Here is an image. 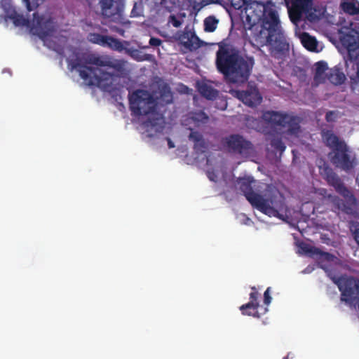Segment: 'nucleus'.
I'll return each mask as SVG.
<instances>
[{"label": "nucleus", "instance_id": "5701e85b", "mask_svg": "<svg viewBox=\"0 0 359 359\" xmlns=\"http://www.w3.org/2000/svg\"><path fill=\"white\" fill-rule=\"evenodd\" d=\"M302 43L307 50L313 51L317 47V41L315 37L308 33H303L301 38Z\"/></svg>", "mask_w": 359, "mask_h": 359}, {"label": "nucleus", "instance_id": "2f4dec72", "mask_svg": "<svg viewBox=\"0 0 359 359\" xmlns=\"http://www.w3.org/2000/svg\"><path fill=\"white\" fill-rule=\"evenodd\" d=\"M350 231L352 233L353 239L359 247V223L352 222L350 226Z\"/></svg>", "mask_w": 359, "mask_h": 359}, {"label": "nucleus", "instance_id": "7ed1b4c3", "mask_svg": "<svg viewBox=\"0 0 359 359\" xmlns=\"http://www.w3.org/2000/svg\"><path fill=\"white\" fill-rule=\"evenodd\" d=\"M255 182L252 177L248 176L238 178L236 185L254 208L269 217L283 219L284 215L281 212L286 209L283 196L278 191L264 196L257 194L252 188Z\"/></svg>", "mask_w": 359, "mask_h": 359}, {"label": "nucleus", "instance_id": "f704fd0d", "mask_svg": "<svg viewBox=\"0 0 359 359\" xmlns=\"http://www.w3.org/2000/svg\"><path fill=\"white\" fill-rule=\"evenodd\" d=\"M338 117V113L336 111H328L325 114V120L327 122H334Z\"/></svg>", "mask_w": 359, "mask_h": 359}, {"label": "nucleus", "instance_id": "a878e982", "mask_svg": "<svg viewBox=\"0 0 359 359\" xmlns=\"http://www.w3.org/2000/svg\"><path fill=\"white\" fill-rule=\"evenodd\" d=\"M108 36L102 35L98 33H90L88 36V39L90 42L95 44H98L101 46L104 47L105 43H107Z\"/></svg>", "mask_w": 359, "mask_h": 359}, {"label": "nucleus", "instance_id": "72a5a7b5", "mask_svg": "<svg viewBox=\"0 0 359 359\" xmlns=\"http://www.w3.org/2000/svg\"><path fill=\"white\" fill-rule=\"evenodd\" d=\"M326 79V73H325V74L323 73H320L319 74H318V72H315L313 76V83L316 86H318L320 83H324Z\"/></svg>", "mask_w": 359, "mask_h": 359}, {"label": "nucleus", "instance_id": "a18cd8bd", "mask_svg": "<svg viewBox=\"0 0 359 359\" xmlns=\"http://www.w3.org/2000/svg\"><path fill=\"white\" fill-rule=\"evenodd\" d=\"M201 119L203 121V120H208V116L204 113V112H201L198 114Z\"/></svg>", "mask_w": 359, "mask_h": 359}, {"label": "nucleus", "instance_id": "f257e3e1", "mask_svg": "<svg viewBox=\"0 0 359 359\" xmlns=\"http://www.w3.org/2000/svg\"><path fill=\"white\" fill-rule=\"evenodd\" d=\"M251 8L257 17V22L249 28L250 42L257 48L269 46L271 56L280 58L288 50L289 44L275 4L271 1L266 3L255 1Z\"/></svg>", "mask_w": 359, "mask_h": 359}, {"label": "nucleus", "instance_id": "c85d7f7f", "mask_svg": "<svg viewBox=\"0 0 359 359\" xmlns=\"http://www.w3.org/2000/svg\"><path fill=\"white\" fill-rule=\"evenodd\" d=\"M271 145L272 147H273L276 150L279 151L280 153H283L286 147L283 142L282 141L281 138L279 137H274L271 140Z\"/></svg>", "mask_w": 359, "mask_h": 359}, {"label": "nucleus", "instance_id": "9d476101", "mask_svg": "<svg viewBox=\"0 0 359 359\" xmlns=\"http://www.w3.org/2000/svg\"><path fill=\"white\" fill-rule=\"evenodd\" d=\"M337 285L341 291V300L351 302L359 296V280L353 277L340 278Z\"/></svg>", "mask_w": 359, "mask_h": 359}, {"label": "nucleus", "instance_id": "7c9ffc66", "mask_svg": "<svg viewBox=\"0 0 359 359\" xmlns=\"http://www.w3.org/2000/svg\"><path fill=\"white\" fill-rule=\"evenodd\" d=\"M45 0H23L29 11L36 9Z\"/></svg>", "mask_w": 359, "mask_h": 359}, {"label": "nucleus", "instance_id": "c03bdc74", "mask_svg": "<svg viewBox=\"0 0 359 359\" xmlns=\"http://www.w3.org/2000/svg\"><path fill=\"white\" fill-rule=\"evenodd\" d=\"M165 97H169V100H168V102H170L172 100V95H171V93L169 90H165V89H164V92H163V95Z\"/></svg>", "mask_w": 359, "mask_h": 359}, {"label": "nucleus", "instance_id": "9b49d317", "mask_svg": "<svg viewBox=\"0 0 359 359\" xmlns=\"http://www.w3.org/2000/svg\"><path fill=\"white\" fill-rule=\"evenodd\" d=\"M252 292L250 294V302L240 306L243 315L260 318L261 315L268 311L267 307H261L258 302L259 292L255 287H252Z\"/></svg>", "mask_w": 359, "mask_h": 359}, {"label": "nucleus", "instance_id": "dca6fc26", "mask_svg": "<svg viewBox=\"0 0 359 359\" xmlns=\"http://www.w3.org/2000/svg\"><path fill=\"white\" fill-rule=\"evenodd\" d=\"M102 15L108 18H118L121 16L123 11V4L115 2L114 0H100V1Z\"/></svg>", "mask_w": 359, "mask_h": 359}, {"label": "nucleus", "instance_id": "393cba45", "mask_svg": "<svg viewBox=\"0 0 359 359\" xmlns=\"http://www.w3.org/2000/svg\"><path fill=\"white\" fill-rule=\"evenodd\" d=\"M104 47H107L117 51H122L124 48L123 43L120 40L110 36H108Z\"/></svg>", "mask_w": 359, "mask_h": 359}, {"label": "nucleus", "instance_id": "f03ea898", "mask_svg": "<svg viewBox=\"0 0 359 359\" xmlns=\"http://www.w3.org/2000/svg\"><path fill=\"white\" fill-rule=\"evenodd\" d=\"M84 62L96 67H88L80 60L72 62V67L79 73L87 86H95L104 91H111L117 79L126 74V62L123 60L112 61L106 56L89 54L84 57Z\"/></svg>", "mask_w": 359, "mask_h": 359}, {"label": "nucleus", "instance_id": "f8f14e48", "mask_svg": "<svg viewBox=\"0 0 359 359\" xmlns=\"http://www.w3.org/2000/svg\"><path fill=\"white\" fill-rule=\"evenodd\" d=\"M235 94L238 100L250 107H255L262 101V96L254 83H248L245 90H236Z\"/></svg>", "mask_w": 359, "mask_h": 359}, {"label": "nucleus", "instance_id": "c756f323", "mask_svg": "<svg viewBox=\"0 0 359 359\" xmlns=\"http://www.w3.org/2000/svg\"><path fill=\"white\" fill-rule=\"evenodd\" d=\"M231 3L232 7H233L236 10H241L246 8V6H248L252 0H229Z\"/></svg>", "mask_w": 359, "mask_h": 359}, {"label": "nucleus", "instance_id": "a211bd4d", "mask_svg": "<svg viewBox=\"0 0 359 359\" xmlns=\"http://www.w3.org/2000/svg\"><path fill=\"white\" fill-rule=\"evenodd\" d=\"M311 0H291V6L288 9L290 20L297 24L302 19L303 13L306 10Z\"/></svg>", "mask_w": 359, "mask_h": 359}, {"label": "nucleus", "instance_id": "4c0bfd02", "mask_svg": "<svg viewBox=\"0 0 359 359\" xmlns=\"http://www.w3.org/2000/svg\"><path fill=\"white\" fill-rule=\"evenodd\" d=\"M271 287H269L264 293V302L266 306H269L271 302V297L270 295Z\"/></svg>", "mask_w": 359, "mask_h": 359}, {"label": "nucleus", "instance_id": "58836bf2", "mask_svg": "<svg viewBox=\"0 0 359 359\" xmlns=\"http://www.w3.org/2000/svg\"><path fill=\"white\" fill-rule=\"evenodd\" d=\"M149 43L151 46L158 47L161 45L162 40L158 38L151 37Z\"/></svg>", "mask_w": 359, "mask_h": 359}, {"label": "nucleus", "instance_id": "412c9836", "mask_svg": "<svg viewBox=\"0 0 359 359\" xmlns=\"http://www.w3.org/2000/svg\"><path fill=\"white\" fill-rule=\"evenodd\" d=\"M358 65L353 64V69L346 71L351 81V87L353 90L359 92V67Z\"/></svg>", "mask_w": 359, "mask_h": 359}, {"label": "nucleus", "instance_id": "0eeeda50", "mask_svg": "<svg viewBox=\"0 0 359 359\" xmlns=\"http://www.w3.org/2000/svg\"><path fill=\"white\" fill-rule=\"evenodd\" d=\"M130 109L135 116L154 114L156 109V100L149 91L138 89L129 96Z\"/></svg>", "mask_w": 359, "mask_h": 359}, {"label": "nucleus", "instance_id": "bb28decb", "mask_svg": "<svg viewBox=\"0 0 359 359\" xmlns=\"http://www.w3.org/2000/svg\"><path fill=\"white\" fill-rule=\"evenodd\" d=\"M9 18L11 19L15 26H29V20L23 17V15L18 14L16 12L11 14Z\"/></svg>", "mask_w": 359, "mask_h": 359}, {"label": "nucleus", "instance_id": "ea45409f", "mask_svg": "<svg viewBox=\"0 0 359 359\" xmlns=\"http://www.w3.org/2000/svg\"><path fill=\"white\" fill-rule=\"evenodd\" d=\"M316 251L318 254L323 255L325 257V259L328 261H331L334 258V255H332V254H330L329 252H323L320 251L318 249H316Z\"/></svg>", "mask_w": 359, "mask_h": 359}, {"label": "nucleus", "instance_id": "49530a36", "mask_svg": "<svg viewBox=\"0 0 359 359\" xmlns=\"http://www.w3.org/2000/svg\"><path fill=\"white\" fill-rule=\"evenodd\" d=\"M167 140H168V147L170 149L174 148L175 147V144H174L173 142L170 138H167Z\"/></svg>", "mask_w": 359, "mask_h": 359}, {"label": "nucleus", "instance_id": "c9c22d12", "mask_svg": "<svg viewBox=\"0 0 359 359\" xmlns=\"http://www.w3.org/2000/svg\"><path fill=\"white\" fill-rule=\"evenodd\" d=\"M203 138V135L197 131H191L189 135V140L194 142H200Z\"/></svg>", "mask_w": 359, "mask_h": 359}, {"label": "nucleus", "instance_id": "6ab92c4d", "mask_svg": "<svg viewBox=\"0 0 359 359\" xmlns=\"http://www.w3.org/2000/svg\"><path fill=\"white\" fill-rule=\"evenodd\" d=\"M327 79L335 86L342 84L346 79L345 74L341 71L339 68L335 67L330 69L326 73Z\"/></svg>", "mask_w": 359, "mask_h": 359}, {"label": "nucleus", "instance_id": "39448f33", "mask_svg": "<svg viewBox=\"0 0 359 359\" xmlns=\"http://www.w3.org/2000/svg\"><path fill=\"white\" fill-rule=\"evenodd\" d=\"M321 137L325 144L332 150L328 157L332 164L346 171L351 170L355 167V157L352 156L348 147L344 140L332 130H323Z\"/></svg>", "mask_w": 359, "mask_h": 359}, {"label": "nucleus", "instance_id": "f3484780", "mask_svg": "<svg viewBox=\"0 0 359 359\" xmlns=\"http://www.w3.org/2000/svg\"><path fill=\"white\" fill-rule=\"evenodd\" d=\"M160 18L161 21H165L166 26L168 27L180 28L183 25L187 14L184 12L168 11L162 14Z\"/></svg>", "mask_w": 359, "mask_h": 359}, {"label": "nucleus", "instance_id": "79ce46f5", "mask_svg": "<svg viewBox=\"0 0 359 359\" xmlns=\"http://www.w3.org/2000/svg\"><path fill=\"white\" fill-rule=\"evenodd\" d=\"M11 0H0V7L3 8H6L7 6H10Z\"/></svg>", "mask_w": 359, "mask_h": 359}, {"label": "nucleus", "instance_id": "a19ab883", "mask_svg": "<svg viewBox=\"0 0 359 359\" xmlns=\"http://www.w3.org/2000/svg\"><path fill=\"white\" fill-rule=\"evenodd\" d=\"M207 175H208V177L209 178V180L212 182H216L217 180V175L215 173V172L213 170L208 171Z\"/></svg>", "mask_w": 359, "mask_h": 359}, {"label": "nucleus", "instance_id": "20e7f679", "mask_svg": "<svg viewBox=\"0 0 359 359\" xmlns=\"http://www.w3.org/2000/svg\"><path fill=\"white\" fill-rule=\"evenodd\" d=\"M216 66L229 83H244L250 75L253 60H246L238 51L223 45L217 51Z\"/></svg>", "mask_w": 359, "mask_h": 359}, {"label": "nucleus", "instance_id": "cd10ccee", "mask_svg": "<svg viewBox=\"0 0 359 359\" xmlns=\"http://www.w3.org/2000/svg\"><path fill=\"white\" fill-rule=\"evenodd\" d=\"M218 20L214 16H209L204 20V30L208 32H212L217 28Z\"/></svg>", "mask_w": 359, "mask_h": 359}, {"label": "nucleus", "instance_id": "b1692460", "mask_svg": "<svg viewBox=\"0 0 359 359\" xmlns=\"http://www.w3.org/2000/svg\"><path fill=\"white\" fill-rule=\"evenodd\" d=\"M177 5V0H161L160 7L158 10V16H161L165 13V11H175Z\"/></svg>", "mask_w": 359, "mask_h": 359}, {"label": "nucleus", "instance_id": "4468645a", "mask_svg": "<svg viewBox=\"0 0 359 359\" xmlns=\"http://www.w3.org/2000/svg\"><path fill=\"white\" fill-rule=\"evenodd\" d=\"M177 39L185 48L192 50L200 47L201 41L193 29L186 26L183 31L177 32Z\"/></svg>", "mask_w": 359, "mask_h": 359}, {"label": "nucleus", "instance_id": "2eb2a0df", "mask_svg": "<svg viewBox=\"0 0 359 359\" xmlns=\"http://www.w3.org/2000/svg\"><path fill=\"white\" fill-rule=\"evenodd\" d=\"M357 64L359 67V34L350 35V47L348 48V56L346 60V71L353 69V65Z\"/></svg>", "mask_w": 359, "mask_h": 359}, {"label": "nucleus", "instance_id": "aec40b11", "mask_svg": "<svg viewBox=\"0 0 359 359\" xmlns=\"http://www.w3.org/2000/svg\"><path fill=\"white\" fill-rule=\"evenodd\" d=\"M198 91L208 100H213L218 95V90L205 83H198Z\"/></svg>", "mask_w": 359, "mask_h": 359}, {"label": "nucleus", "instance_id": "de8ad7c7", "mask_svg": "<svg viewBox=\"0 0 359 359\" xmlns=\"http://www.w3.org/2000/svg\"><path fill=\"white\" fill-rule=\"evenodd\" d=\"M114 30H115L116 32H118L121 36H123V34H124V30L123 29H119V28H116Z\"/></svg>", "mask_w": 359, "mask_h": 359}, {"label": "nucleus", "instance_id": "ddd939ff", "mask_svg": "<svg viewBox=\"0 0 359 359\" xmlns=\"http://www.w3.org/2000/svg\"><path fill=\"white\" fill-rule=\"evenodd\" d=\"M30 31L34 35H36L40 39H44L46 37L52 34L53 28L50 20H45L43 17L39 16L37 13H34Z\"/></svg>", "mask_w": 359, "mask_h": 359}, {"label": "nucleus", "instance_id": "09e8293b", "mask_svg": "<svg viewBox=\"0 0 359 359\" xmlns=\"http://www.w3.org/2000/svg\"><path fill=\"white\" fill-rule=\"evenodd\" d=\"M149 57V55H146L145 54L143 57H141L138 58V60L139 61H143V60H148Z\"/></svg>", "mask_w": 359, "mask_h": 359}, {"label": "nucleus", "instance_id": "3c124183", "mask_svg": "<svg viewBox=\"0 0 359 359\" xmlns=\"http://www.w3.org/2000/svg\"><path fill=\"white\" fill-rule=\"evenodd\" d=\"M356 182L359 186V175L358 176V177L356 178Z\"/></svg>", "mask_w": 359, "mask_h": 359}, {"label": "nucleus", "instance_id": "6e6552de", "mask_svg": "<svg viewBox=\"0 0 359 359\" xmlns=\"http://www.w3.org/2000/svg\"><path fill=\"white\" fill-rule=\"evenodd\" d=\"M262 118L275 126L288 127L287 132L290 135H297L299 132L300 126L297 122V118L286 113L267 111L263 114Z\"/></svg>", "mask_w": 359, "mask_h": 359}, {"label": "nucleus", "instance_id": "e433bc0d", "mask_svg": "<svg viewBox=\"0 0 359 359\" xmlns=\"http://www.w3.org/2000/svg\"><path fill=\"white\" fill-rule=\"evenodd\" d=\"M194 148L197 151H199V152H201V153L204 152L205 149L206 148V146H205V142L203 138H202L200 142H196L194 144Z\"/></svg>", "mask_w": 359, "mask_h": 359}, {"label": "nucleus", "instance_id": "4be33fe9", "mask_svg": "<svg viewBox=\"0 0 359 359\" xmlns=\"http://www.w3.org/2000/svg\"><path fill=\"white\" fill-rule=\"evenodd\" d=\"M342 10L351 15L359 14V3L356 0L344 1L341 4Z\"/></svg>", "mask_w": 359, "mask_h": 359}, {"label": "nucleus", "instance_id": "8fccbe9b", "mask_svg": "<svg viewBox=\"0 0 359 359\" xmlns=\"http://www.w3.org/2000/svg\"><path fill=\"white\" fill-rule=\"evenodd\" d=\"M190 1H192L195 4H199V3H202L204 0H189Z\"/></svg>", "mask_w": 359, "mask_h": 359}, {"label": "nucleus", "instance_id": "1a4fd4ad", "mask_svg": "<svg viewBox=\"0 0 359 359\" xmlns=\"http://www.w3.org/2000/svg\"><path fill=\"white\" fill-rule=\"evenodd\" d=\"M223 144L229 152L248 156L253 151V144L238 134L230 135L223 139Z\"/></svg>", "mask_w": 359, "mask_h": 359}, {"label": "nucleus", "instance_id": "37998d69", "mask_svg": "<svg viewBox=\"0 0 359 359\" xmlns=\"http://www.w3.org/2000/svg\"><path fill=\"white\" fill-rule=\"evenodd\" d=\"M137 3H135L134 4V6H133V8L131 11V13H130V17H137V16H140V13H138L137 11H136V8H137Z\"/></svg>", "mask_w": 359, "mask_h": 359}, {"label": "nucleus", "instance_id": "603ef678", "mask_svg": "<svg viewBox=\"0 0 359 359\" xmlns=\"http://www.w3.org/2000/svg\"><path fill=\"white\" fill-rule=\"evenodd\" d=\"M248 311H251V312H254L253 309H248L247 310Z\"/></svg>", "mask_w": 359, "mask_h": 359}, {"label": "nucleus", "instance_id": "423d86ee", "mask_svg": "<svg viewBox=\"0 0 359 359\" xmlns=\"http://www.w3.org/2000/svg\"><path fill=\"white\" fill-rule=\"evenodd\" d=\"M322 175L327 182L344 198L334 199V204L337 209L346 214H352L357 205V200L353 194L344 186L339 177L330 167H325Z\"/></svg>", "mask_w": 359, "mask_h": 359}, {"label": "nucleus", "instance_id": "473e14b6", "mask_svg": "<svg viewBox=\"0 0 359 359\" xmlns=\"http://www.w3.org/2000/svg\"><path fill=\"white\" fill-rule=\"evenodd\" d=\"M315 72H318V74L323 73L325 74V71L327 69V64L324 61H319L316 63Z\"/></svg>", "mask_w": 359, "mask_h": 359}]
</instances>
